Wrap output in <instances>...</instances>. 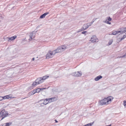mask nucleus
Instances as JSON below:
<instances>
[{"instance_id": "obj_1", "label": "nucleus", "mask_w": 126, "mask_h": 126, "mask_svg": "<svg viewBox=\"0 0 126 126\" xmlns=\"http://www.w3.org/2000/svg\"><path fill=\"white\" fill-rule=\"evenodd\" d=\"M119 33H121L119 34V35L120 36H121L122 37L121 38H118V40L119 42H120L126 38V28H124L123 31H113L111 34L115 35Z\"/></svg>"}, {"instance_id": "obj_2", "label": "nucleus", "mask_w": 126, "mask_h": 126, "mask_svg": "<svg viewBox=\"0 0 126 126\" xmlns=\"http://www.w3.org/2000/svg\"><path fill=\"white\" fill-rule=\"evenodd\" d=\"M113 99V97L111 96L105 98L100 101V104L101 105H108L110 104Z\"/></svg>"}, {"instance_id": "obj_3", "label": "nucleus", "mask_w": 126, "mask_h": 126, "mask_svg": "<svg viewBox=\"0 0 126 126\" xmlns=\"http://www.w3.org/2000/svg\"><path fill=\"white\" fill-rule=\"evenodd\" d=\"M67 47L65 45H63L59 47L56 49L53 50L55 54L56 53L62 52L67 49Z\"/></svg>"}, {"instance_id": "obj_4", "label": "nucleus", "mask_w": 126, "mask_h": 126, "mask_svg": "<svg viewBox=\"0 0 126 126\" xmlns=\"http://www.w3.org/2000/svg\"><path fill=\"white\" fill-rule=\"evenodd\" d=\"M10 115V114L8 113L7 111H6L4 109L2 110L0 112V117H2L1 120Z\"/></svg>"}, {"instance_id": "obj_5", "label": "nucleus", "mask_w": 126, "mask_h": 126, "mask_svg": "<svg viewBox=\"0 0 126 126\" xmlns=\"http://www.w3.org/2000/svg\"><path fill=\"white\" fill-rule=\"evenodd\" d=\"M43 81L41 79V78H40L37 79L35 82H33L32 83V86L35 87L38 84L42 83Z\"/></svg>"}, {"instance_id": "obj_6", "label": "nucleus", "mask_w": 126, "mask_h": 126, "mask_svg": "<svg viewBox=\"0 0 126 126\" xmlns=\"http://www.w3.org/2000/svg\"><path fill=\"white\" fill-rule=\"evenodd\" d=\"M53 51H49L46 56V58L47 59H49L52 58L55 55Z\"/></svg>"}, {"instance_id": "obj_7", "label": "nucleus", "mask_w": 126, "mask_h": 126, "mask_svg": "<svg viewBox=\"0 0 126 126\" xmlns=\"http://www.w3.org/2000/svg\"><path fill=\"white\" fill-rule=\"evenodd\" d=\"M35 32H33L30 33L29 35L30 38L29 40L30 41H31L35 37Z\"/></svg>"}, {"instance_id": "obj_8", "label": "nucleus", "mask_w": 126, "mask_h": 126, "mask_svg": "<svg viewBox=\"0 0 126 126\" xmlns=\"http://www.w3.org/2000/svg\"><path fill=\"white\" fill-rule=\"evenodd\" d=\"M91 42L92 43H94L95 42H97L98 41V39L95 36H93L91 38L90 40Z\"/></svg>"}, {"instance_id": "obj_9", "label": "nucleus", "mask_w": 126, "mask_h": 126, "mask_svg": "<svg viewBox=\"0 0 126 126\" xmlns=\"http://www.w3.org/2000/svg\"><path fill=\"white\" fill-rule=\"evenodd\" d=\"M72 75L76 77H79L81 75V73L80 72L77 71L73 73Z\"/></svg>"}, {"instance_id": "obj_10", "label": "nucleus", "mask_w": 126, "mask_h": 126, "mask_svg": "<svg viewBox=\"0 0 126 126\" xmlns=\"http://www.w3.org/2000/svg\"><path fill=\"white\" fill-rule=\"evenodd\" d=\"M112 19L110 17H107L105 21H103V22L107 24H111V23L109 21H110Z\"/></svg>"}, {"instance_id": "obj_11", "label": "nucleus", "mask_w": 126, "mask_h": 126, "mask_svg": "<svg viewBox=\"0 0 126 126\" xmlns=\"http://www.w3.org/2000/svg\"><path fill=\"white\" fill-rule=\"evenodd\" d=\"M17 37L16 36H14L11 37H8L7 39H8V41H11L14 40Z\"/></svg>"}, {"instance_id": "obj_12", "label": "nucleus", "mask_w": 126, "mask_h": 126, "mask_svg": "<svg viewBox=\"0 0 126 126\" xmlns=\"http://www.w3.org/2000/svg\"><path fill=\"white\" fill-rule=\"evenodd\" d=\"M48 100V101L49 103H50L54 101H55L56 100V99L55 97L52 98H49L47 99Z\"/></svg>"}, {"instance_id": "obj_13", "label": "nucleus", "mask_w": 126, "mask_h": 126, "mask_svg": "<svg viewBox=\"0 0 126 126\" xmlns=\"http://www.w3.org/2000/svg\"><path fill=\"white\" fill-rule=\"evenodd\" d=\"M47 99H46L45 100H40V101L43 103V104L44 105H46L48 103V101Z\"/></svg>"}, {"instance_id": "obj_14", "label": "nucleus", "mask_w": 126, "mask_h": 126, "mask_svg": "<svg viewBox=\"0 0 126 126\" xmlns=\"http://www.w3.org/2000/svg\"><path fill=\"white\" fill-rule=\"evenodd\" d=\"M88 28V27H87V25L86 24H84L83 26L82 29H80V30L78 32H79L80 31H82L83 30H85L86 29Z\"/></svg>"}, {"instance_id": "obj_15", "label": "nucleus", "mask_w": 126, "mask_h": 126, "mask_svg": "<svg viewBox=\"0 0 126 126\" xmlns=\"http://www.w3.org/2000/svg\"><path fill=\"white\" fill-rule=\"evenodd\" d=\"M49 14L48 12H46L41 15L40 17V18H43L45 17V16Z\"/></svg>"}, {"instance_id": "obj_16", "label": "nucleus", "mask_w": 126, "mask_h": 126, "mask_svg": "<svg viewBox=\"0 0 126 126\" xmlns=\"http://www.w3.org/2000/svg\"><path fill=\"white\" fill-rule=\"evenodd\" d=\"M102 77L101 76H97L94 79V80L96 81H97L99 79H101Z\"/></svg>"}, {"instance_id": "obj_17", "label": "nucleus", "mask_w": 126, "mask_h": 126, "mask_svg": "<svg viewBox=\"0 0 126 126\" xmlns=\"http://www.w3.org/2000/svg\"><path fill=\"white\" fill-rule=\"evenodd\" d=\"M35 93H36L35 91V89H34L30 92L28 94L29 95H30V96L34 94Z\"/></svg>"}, {"instance_id": "obj_18", "label": "nucleus", "mask_w": 126, "mask_h": 126, "mask_svg": "<svg viewBox=\"0 0 126 126\" xmlns=\"http://www.w3.org/2000/svg\"><path fill=\"white\" fill-rule=\"evenodd\" d=\"M49 76H44L43 77H41L42 80L44 81V80H45L47 78L49 77Z\"/></svg>"}, {"instance_id": "obj_19", "label": "nucleus", "mask_w": 126, "mask_h": 126, "mask_svg": "<svg viewBox=\"0 0 126 126\" xmlns=\"http://www.w3.org/2000/svg\"><path fill=\"white\" fill-rule=\"evenodd\" d=\"M9 96L10 95H8L3 97V99H9L10 98V97Z\"/></svg>"}, {"instance_id": "obj_20", "label": "nucleus", "mask_w": 126, "mask_h": 126, "mask_svg": "<svg viewBox=\"0 0 126 126\" xmlns=\"http://www.w3.org/2000/svg\"><path fill=\"white\" fill-rule=\"evenodd\" d=\"M93 124V123H90L85 125L83 126H92Z\"/></svg>"}, {"instance_id": "obj_21", "label": "nucleus", "mask_w": 126, "mask_h": 126, "mask_svg": "<svg viewBox=\"0 0 126 126\" xmlns=\"http://www.w3.org/2000/svg\"><path fill=\"white\" fill-rule=\"evenodd\" d=\"M112 42L113 40L112 39H111L108 42V45H111L112 44Z\"/></svg>"}, {"instance_id": "obj_22", "label": "nucleus", "mask_w": 126, "mask_h": 126, "mask_svg": "<svg viewBox=\"0 0 126 126\" xmlns=\"http://www.w3.org/2000/svg\"><path fill=\"white\" fill-rule=\"evenodd\" d=\"M35 91L36 93H39L40 91V88H38L36 89H35Z\"/></svg>"}, {"instance_id": "obj_23", "label": "nucleus", "mask_w": 126, "mask_h": 126, "mask_svg": "<svg viewBox=\"0 0 126 126\" xmlns=\"http://www.w3.org/2000/svg\"><path fill=\"white\" fill-rule=\"evenodd\" d=\"M11 123H6V125L4 126H9L10 125H11Z\"/></svg>"}, {"instance_id": "obj_24", "label": "nucleus", "mask_w": 126, "mask_h": 126, "mask_svg": "<svg viewBox=\"0 0 126 126\" xmlns=\"http://www.w3.org/2000/svg\"><path fill=\"white\" fill-rule=\"evenodd\" d=\"M86 25H87V27H88V28L90 26H91L92 24L90 22L88 23L87 24H86Z\"/></svg>"}, {"instance_id": "obj_25", "label": "nucleus", "mask_w": 126, "mask_h": 126, "mask_svg": "<svg viewBox=\"0 0 126 126\" xmlns=\"http://www.w3.org/2000/svg\"><path fill=\"white\" fill-rule=\"evenodd\" d=\"M126 58V53L123 56H120L119 57V58Z\"/></svg>"}, {"instance_id": "obj_26", "label": "nucleus", "mask_w": 126, "mask_h": 126, "mask_svg": "<svg viewBox=\"0 0 126 126\" xmlns=\"http://www.w3.org/2000/svg\"><path fill=\"white\" fill-rule=\"evenodd\" d=\"M123 102L124 105L125 106H126V101L125 100H124Z\"/></svg>"}, {"instance_id": "obj_27", "label": "nucleus", "mask_w": 126, "mask_h": 126, "mask_svg": "<svg viewBox=\"0 0 126 126\" xmlns=\"http://www.w3.org/2000/svg\"><path fill=\"white\" fill-rule=\"evenodd\" d=\"M3 99V97L0 96V101H1Z\"/></svg>"}, {"instance_id": "obj_28", "label": "nucleus", "mask_w": 126, "mask_h": 126, "mask_svg": "<svg viewBox=\"0 0 126 126\" xmlns=\"http://www.w3.org/2000/svg\"><path fill=\"white\" fill-rule=\"evenodd\" d=\"M45 89H46V88H40V91H41V90H43Z\"/></svg>"}, {"instance_id": "obj_29", "label": "nucleus", "mask_w": 126, "mask_h": 126, "mask_svg": "<svg viewBox=\"0 0 126 126\" xmlns=\"http://www.w3.org/2000/svg\"><path fill=\"white\" fill-rule=\"evenodd\" d=\"M87 32L86 31H83L82 32V33L83 34H85Z\"/></svg>"}, {"instance_id": "obj_30", "label": "nucleus", "mask_w": 126, "mask_h": 126, "mask_svg": "<svg viewBox=\"0 0 126 126\" xmlns=\"http://www.w3.org/2000/svg\"><path fill=\"white\" fill-rule=\"evenodd\" d=\"M94 21L93 20L91 22H90L91 24L92 25V24L94 22Z\"/></svg>"}, {"instance_id": "obj_31", "label": "nucleus", "mask_w": 126, "mask_h": 126, "mask_svg": "<svg viewBox=\"0 0 126 126\" xmlns=\"http://www.w3.org/2000/svg\"><path fill=\"white\" fill-rule=\"evenodd\" d=\"M34 60V58H33L32 59V60L33 61Z\"/></svg>"}, {"instance_id": "obj_32", "label": "nucleus", "mask_w": 126, "mask_h": 126, "mask_svg": "<svg viewBox=\"0 0 126 126\" xmlns=\"http://www.w3.org/2000/svg\"><path fill=\"white\" fill-rule=\"evenodd\" d=\"M55 122L56 123H57L58 122V121L57 120H55Z\"/></svg>"}, {"instance_id": "obj_33", "label": "nucleus", "mask_w": 126, "mask_h": 126, "mask_svg": "<svg viewBox=\"0 0 126 126\" xmlns=\"http://www.w3.org/2000/svg\"><path fill=\"white\" fill-rule=\"evenodd\" d=\"M3 126V124H2L1 125V126Z\"/></svg>"}, {"instance_id": "obj_34", "label": "nucleus", "mask_w": 126, "mask_h": 126, "mask_svg": "<svg viewBox=\"0 0 126 126\" xmlns=\"http://www.w3.org/2000/svg\"><path fill=\"white\" fill-rule=\"evenodd\" d=\"M33 89V88H32V87H31V89Z\"/></svg>"}]
</instances>
